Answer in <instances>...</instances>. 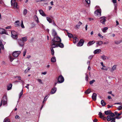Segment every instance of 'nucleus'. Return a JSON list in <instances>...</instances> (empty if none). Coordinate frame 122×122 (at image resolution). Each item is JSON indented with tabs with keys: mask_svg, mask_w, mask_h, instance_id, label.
<instances>
[{
	"mask_svg": "<svg viewBox=\"0 0 122 122\" xmlns=\"http://www.w3.org/2000/svg\"><path fill=\"white\" fill-rule=\"evenodd\" d=\"M111 113L109 115L107 116V117L105 116V115L104 114H102L100 112H99L98 115L100 118H102L104 120H105L107 119L108 121H111L110 122H116V118L114 117L115 116L114 114L111 112Z\"/></svg>",
	"mask_w": 122,
	"mask_h": 122,
	"instance_id": "obj_1",
	"label": "nucleus"
},
{
	"mask_svg": "<svg viewBox=\"0 0 122 122\" xmlns=\"http://www.w3.org/2000/svg\"><path fill=\"white\" fill-rule=\"evenodd\" d=\"M61 40L60 37L58 36L55 37L52 40L51 42V46L53 48V47L55 46L56 44L61 42Z\"/></svg>",
	"mask_w": 122,
	"mask_h": 122,
	"instance_id": "obj_2",
	"label": "nucleus"
},
{
	"mask_svg": "<svg viewBox=\"0 0 122 122\" xmlns=\"http://www.w3.org/2000/svg\"><path fill=\"white\" fill-rule=\"evenodd\" d=\"M7 99L6 96L4 95L2 99L0 104V107L2 106L3 103V106L7 105Z\"/></svg>",
	"mask_w": 122,
	"mask_h": 122,
	"instance_id": "obj_3",
	"label": "nucleus"
},
{
	"mask_svg": "<svg viewBox=\"0 0 122 122\" xmlns=\"http://www.w3.org/2000/svg\"><path fill=\"white\" fill-rule=\"evenodd\" d=\"M64 81V77L62 75H60L59 76L58 79V83H62Z\"/></svg>",
	"mask_w": 122,
	"mask_h": 122,
	"instance_id": "obj_4",
	"label": "nucleus"
},
{
	"mask_svg": "<svg viewBox=\"0 0 122 122\" xmlns=\"http://www.w3.org/2000/svg\"><path fill=\"white\" fill-rule=\"evenodd\" d=\"M21 52L20 51H15L13 53L12 55L15 57H17L20 53Z\"/></svg>",
	"mask_w": 122,
	"mask_h": 122,
	"instance_id": "obj_5",
	"label": "nucleus"
},
{
	"mask_svg": "<svg viewBox=\"0 0 122 122\" xmlns=\"http://www.w3.org/2000/svg\"><path fill=\"white\" fill-rule=\"evenodd\" d=\"M11 5L13 6L14 8H17V4L15 2V0H11Z\"/></svg>",
	"mask_w": 122,
	"mask_h": 122,
	"instance_id": "obj_6",
	"label": "nucleus"
},
{
	"mask_svg": "<svg viewBox=\"0 0 122 122\" xmlns=\"http://www.w3.org/2000/svg\"><path fill=\"white\" fill-rule=\"evenodd\" d=\"M55 46L53 47V48H55L58 47H59L61 48H62L64 47V44L62 43L61 42H60L58 44L57 43L56 44V45H55Z\"/></svg>",
	"mask_w": 122,
	"mask_h": 122,
	"instance_id": "obj_7",
	"label": "nucleus"
},
{
	"mask_svg": "<svg viewBox=\"0 0 122 122\" xmlns=\"http://www.w3.org/2000/svg\"><path fill=\"white\" fill-rule=\"evenodd\" d=\"M101 9H97L95 12L96 15L100 16L101 15Z\"/></svg>",
	"mask_w": 122,
	"mask_h": 122,
	"instance_id": "obj_8",
	"label": "nucleus"
},
{
	"mask_svg": "<svg viewBox=\"0 0 122 122\" xmlns=\"http://www.w3.org/2000/svg\"><path fill=\"white\" fill-rule=\"evenodd\" d=\"M0 33L1 34H5L7 35H8L7 32L3 28L0 29Z\"/></svg>",
	"mask_w": 122,
	"mask_h": 122,
	"instance_id": "obj_9",
	"label": "nucleus"
},
{
	"mask_svg": "<svg viewBox=\"0 0 122 122\" xmlns=\"http://www.w3.org/2000/svg\"><path fill=\"white\" fill-rule=\"evenodd\" d=\"M101 20H100V22L102 23L105 24L106 21V17L104 16L101 17L100 18Z\"/></svg>",
	"mask_w": 122,
	"mask_h": 122,
	"instance_id": "obj_10",
	"label": "nucleus"
},
{
	"mask_svg": "<svg viewBox=\"0 0 122 122\" xmlns=\"http://www.w3.org/2000/svg\"><path fill=\"white\" fill-rule=\"evenodd\" d=\"M84 41L82 40H81L78 43L77 45V46H82L84 43Z\"/></svg>",
	"mask_w": 122,
	"mask_h": 122,
	"instance_id": "obj_11",
	"label": "nucleus"
},
{
	"mask_svg": "<svg viewBox=\"0 0 122 122\" xmlns=\"http://www.w3.org/2000/svg\"><path fill=\"white\" fill-rule=\"evenodd\" d=\"M18 42L19 45L20 46H23L24 44V42L23 41H22L21 39L18 40Z\"/></svg>",
	"mask_w": 122,
	"mask_h": 122,
	"instance_id": "obj_12",
	"label": "nucleus"
},
{
	"mask_svg": "<svg viewBox=\"0 0 122 122\" xmlns=\"http://www.w3.org/2000/svg\"><path fill=\"white\" fill-rule=\"evenodd\" d=\"M56 88L55 87H54L51 90V94H52L55 93L56 92Z\"/></svg>",
	"mask_w": 122,
	"mask_h": 122,
	"instance_id": "obj_13",
	"label": "nucleus"
},
{
	"mask_svg": "<svg viewBox=\"0 0 122 122\" xmlns=\"http://www.w3.org/2000/svg\"><path fill=\"white\" fill-rule=\"evenodd\" d=\"M97 94L95 93H93L92 96V100L95 101L96 100Z\"/></svg>",
	"mask_w": 122,
	"mask_h": 122,
	"instance_id": "obj_14",
	"label": "nucleus"
},
{
	"mask_svg": "<svg viewBox=\"0 0 122 122\" xmlns=\"http://www.w3.org/2000/svg\"><path fill=\"white\" fill-rule=\"evenodd\" d=\"M14 32H11V37L13 38L17 39L18 37L17 34L14 35Z\"/></svg>",
	"mask_w": 122,
	"mask_h": 122,
	"instance_id": "obj_15",
	"label": "nucleus"
},
{
	"mask_svg": "<svg viewBox=\"0 0 122 122\" xmlns=\"http://www.w3.org/2000/svg\"><path fill=\"white\" fill-rule=\"evenodd\" d=\"M39 11L40 12V14L42 16H46V15L45 13L43 11L41 10H39Z\"/></svg>",
	"mask_w": 122,
	"mask_h": 122,
	"instance_id": "obj_16",
	"label": "nucleus"
},
{
	"mask_svg": "<svg viewBox=\"0 0 122 122\" xmlns=\"http://www.w3.org/2000/svg\"><path fill=\"white\" fill-rule=\"evenodd\" d=\"M95 42V41L94 40L89 41L87 44V46H90L94 44Z\"/></svg>",
	"mask_w": 122,
	"mask_h": 122,
	"instance_id": "obj_17",
	"label": "nucleus"
},
{
	"mask_svg": "<svg viewBox=\"0 0 122 122\" xmlns=\"http://www.w3.org/2000/svg\"><path fill=\"white\" fill-rule=\"evenodd\" d=\"M101 51V50L100 49H97L95 50L94 51V54H98L100 53Z\"/></svg>",
	"mask_w": 122,
	"mask_h": 122,
	"instance_id": "obj_18",
	"label": "nucleus"
},
{
	"mask_svg": "<svg viewBox=\"0 0 122 122\" xmlns=\"http://www.w3.org/2000/svg\"><path fill=\"white\" fill-rule=\"evenodd\" d=\"M20 21L19 20H17L16 21L15 23V26H20V24L19 23H19Z\"/></svg>",
	"mask_w": 122,
	"mask_h": 122,
	"instance_id": "obj_19",
	"label": "nucleus"
},
{
	"mask_svg": "<svg viewBox=\"0 0 122 122\" xmlns=\"http://www.w3.org/2000/svg\"><path fill=\"white\" fill-rule=\"evenodd\" d=\"M103 44V42L102 41H97L96 44L97 45V46H98V45L99 46Z\"/></svg>",
	"mask_w": 122,
	"mask_h": 122,
	"instance_id": "obj_20",
	"label": "nucleus"
},
{
	"mask_svg": "<svg viewBox=\"0 0 122 122\" xmlns=\"http://www.w3.org/2000/svg\"><path fill=\"white\" fill-rule=\"evenodd\" d=\"M0 52L1 50V48L3 50L4 49V45H3L2 42L0 40Z\"/></svg>",
	"mask_w": 122,
	"mask_h": 122,
	"instance_id": "obj_21",
	"label": "nucleus"
},
{
	"mask_svg": "<svg viewBox=\"0 0 122 122\" xmlns=\"http://www.w3.org/2000/svg\"><path fill=\"white\" fill-rule=\"evenodd\" d=\"M51 62H55L56 61V58L55 56L52 57L51 59Z\"/></svg>",
	"mask_w": 122,
	"mask_h": 122,
	"instance_id": "obj_22",
	"label": "nucleus"
},
{
	"mask_svg": "<svg viewBox=\"0 0 122 122\" xmlns=\"http://www.w3.org/2000/svg\"><path fill=\"white\" fill-rule=\"evenodd\" d=\"M111 111L110 110H107V111H104V113L106 115H109L111 113Z\"/></svg>",
	"mask_w": 122,
	"mask_h": 122,
	"instance_id": "obj_23",
	"label": "nucleus"
},
{
	"mask_svg": "<svg viewBox=\"0 0 122 122\" xmlns=\"http://www.w3.org/2000/svg\"><path fill=\"white\" fill-rule=\"evenodd\" d=\"M52 35L54 37L57 35L56 32L54 29L52 30Z\"/></svg>",
	"mask_w": 122,
	"mask_h": 122,
	"instance_id": "obj_24",
	"label": "nucleus"
},
{
	"mask_svg": "<svg viewBox=\"0 0 122 122\" xmlns=\"http://www.w3.org/2000/svg\"><path fill=\"white\" fill-rule=\"evenodd\" d=\"M12 86V84H10L7 86V90H8L11 89Z\"/></svg>",
	"mask_w": 122,
	"mask_h": 122,
	"instance_id": "obj_25",
	"label": "nucleus"
},
{
	"mask_svg": "<svg viewBox=\"0 0 122 122\" xmlns=\"http://www.w3.org/2000/svg\"><path fill=\"white\" fill-rule=\"evenodd\" d=\"M73 43H75L76 42H78V38L76 37H75L73 38Z\"/></svg>",
	"mask_w": 122,
	"mask_h": 122,
	"instance_id": "obj_26",
	"label": "nucleus"
},
{
	"mask_svg": "<svg viewBox=\"0 0 122 122\" xmlns=\"http://www.w3.org/2000/svg\"><path fill=\"white\" fill-rule=\"evenodd\" d=\"M102 58L103 60H105L108 59V57L104 55H103L101 57Z\"/></svg>",
	"mask_w": 122,
	"mask_h": 122,
	"instance_id": "obj_27",
	"label": "nucleus"
},
{
	"mask_svg": "<svg viewBox=\"0 0 122 122\" xmlns=\"http://www.w3.org/2000/svg\"><path fill=\"white\" fill-rule=\"evenodd\" d=\"M27 11H28L27 9H24L23 11V15H26L27 13Z\"/></svg>",
	"mask_w": 122,
	"mask_h": 122,
	"instance_id": "obj_28",
	"label": "nucleus"
},
{
	"mask_svg": "<svg viewBox=\"0 0 122 122\" xmlns=\"http://www.w3.org/2000/svg\"><path fill=\"white\" fill-rule=\"evenodd\" d=\"M47 21L50 23H51L52 22V20L50 17H47L46 18Z\"/></svg>",
	"mask_w": 122,
	"mask_h": 122,
	"instance_id": "obj_29",
	"label": "nucleus"
},
{
	"mask_svg": "<svg viewBox=\"0 0 122 122\" xmlns=\"http://www.w3.org/2000/svg\"><path fill=\"white\" fill-rule=\"evenodd\" d=\"M101 104L103 106H104L106 105V103L104 102V100H103L101 101Z\"/></svg>",
	"mask_w": 122,
	"mask_h": 122,
	"instance_id": "obj_30",
	"label": "nucleus"
},
{
	"mask_svg": "<svg viewBox=\"0 0 122 122\" xmlns=\"http://www.w3.org/2000/svg\"><path fill=\"white\" fill-rule=\"evenodd\" d=\"M22 40L23 41V42H25L27 40V38L26 37H25L22 38Z\"/></svg>",
	"mask_w": 122,
	"mask_h": 122,
	"instance_id": "obj_31",
	"label": "nucleus"
},
{
	"mask_svg": "<svg viewBox=\"0 0 122 122\" xmlns=\"http://www.w3.org/2000/svg\"><path fill=\"white\" fill-rule=\"evenodd\" d=\"M91 92V90L89 89H88L86 92H85V93L87 94H89Z\"/></svg>",
	"mask_w": 122,
	"mask_h": 122,
	"instance_id": "obj_32",
	"label": "nucleus"
},
{
	"mask_svg": "<svg viewBox=\"0 0 122 122\" xmlns=\"http://www.w3.org/2000/svg\"><path fill=\"white\" fill-rule=\"evenodd\" d=\"M67 34L68 37L70 38H71L73 37V35L71 33L67 32Z\"/></svg>",
	"mask_w": 122,
	"mask_h": 122,
	"instance_id": "obj_33",
	"label": "nucleus"
},
{
	"mask_svg": "<svg viewBox=\"0 0 122 122\" xmlns=\"http://www.w3.org/2000/svg\"><path fill=\"white\" fill-rule=\"evenodd\" d=\"M108 28L107 27H105L103 28L102 31L104 33H105L106 32V31L108 30Z\"/></svg>",
	"mask_w": 122,
	"mask_h": 122,
	"instance_id": "obj_34",
	"label": "nucleus"
},
{
	"mask_svg": "<svg viewBox=\"0 0 122 122\" xmlns=\"http://www.w3.org/2000/svg\"><path fill=\"white\" fill-rule=\"evenodd\" d=\"M121 42V41H114L115 43L117 45L119 44Z\"/></svg>",
	"mask_w": 122,
	"mask_h": 122,
	"instance_id": "obj_35",
	"label": "nucleus"
},
{
	"mask_svg": "<svg viewBox=\"0 0 122 122\" xmlns=\"http://www.w3.org/2000/svg\"><path fill=\"white\" fill-rule=\"evenodd\" d=\"M30 68H31L29 67H28L25 70V73H27L28 72L30 71Z\"/></svg>",
	"mask_w": 122,
	"mask_h": 122,
	"instance_id": "obj_36",
	"label": "nucleus"
},
{
	"mask_svg": "<svg viewBox=\"0 0 122 122\" xmlns=\"http://www.w3.org/2000/svg\"><path fill=\"white\" fill-rule=\"evenodd\" d=\"M23 90L22 89L21 92L19 94V99H20L21 98V97L22 96L23 94Z\"/></svg>",
	"mask_w": 122,
	"mask_h": 122,
	"instance_id": "obj_37",
	"label": "nucleus"
},
{
	"mask_svg": "<svg viewBox=\"0 0 122 122\" xmlns=\"http://www.w3.org/2000/svg\"><path fill=\"white\" fill-rule=\"evenodd\" d=\"M53 48L52 47V48H51V54L53 55H54V50L53 49Z\"/></svg>",
	"mask_w": 122,
	"mask_h": 122,
	"instance_id": "obj_38",
	"label": "nucleus"
},
{
	"mask_svg": "<svg viewBox=\"0 0 122 122\" xmlns=\"http://www.w3.org/2000/svg\"><path fill=\"white\" fill-rule=\"evenodd\" d=\"M37 80L39 82L40 84H43L42 81L41 79H38Z\"/></svg>",
	"mask_w": 122,
	"mask_h": 122,
	"instance_id": "obj_39",
	"label": "nucleus"
},
{
	"mask_svg": "<svg viewBox=\"0 0 122 122\" xmlns=\"http://www.w3.org/2000/svg\"><path fill=\"white\" fill-rule=\"evenodd\" d=\"M21 27L23 28H25V27L23 24V22L22 20L21 22Z\"/></svg>",
	"mask_w": 122,
	"mask_h": 122,
	"instance_id": "obj_40",
	"label": "nucleus"
},
{
	"mask_svg": "<svg viewBox=\"0 0 122 122\" xmlns=\"http://www.w3.org/2000/svg\"><path fill=\"white\" fill-rule=\"evenodd\" d=\"M4 122H10V121L9 119H5Z\"/></svg>",
	"mask_w": 122,
	"mask_h": 122,
	"instance_id": "obj_41",
	"label": "nucleus"
},
{
	"mask_svg": "<svg viewBox=\"0 0 122 122\" xmlns=\"http://www.w3.org/2000/svg\"><path fill=\"white\" fill-rule=\"evenodd\" d=\"M88 78H88V75H87L86 74L85 79V80L87 81H88Z\"/></svg>",
	"mask_w": 122,
	"mask_h": 122,
	"instance_id": "obj_42",
	"label": "nucleus"
},
{
	"mask_svg": "<svg viewBox=\"0 0 122 122\" xmlns=\"http://www.w3.org/2000/svg\"><path fill=\"white\" fill-rule=\"evenodd\" d=\"M35 19L37 23H38L39 22V21L38 17L37 16H36V17L35 18Z\"/></svg>",
	"mask_w": 122,
	"mask_h": 122,
	"instance_id": "obj_43",
	"label": "nucleus"
},
{
	"mask_svg": "<svg viewBox=\"0 0 122 122\" xmlns=\"http://www.w3.org/2000/svg\"><path fill=\"white\" fill-rule=\"evenodd\" d=\"M47 97V96H46L44 98V101L42 103H43L44 102H45L46 101L47 98L48 97Z\"/></svg>",
	"mask_w": 122,
	"mask_h": 122,
	"instance_id": "obj_44",
	"label": "nucleus"
},
{
	"mask_svg": "<svg viewBox=\"0 0 122 122\" xmlns=\"http://www.w3.org/2000/svg\"><path fill=\"white\" fill-rule=\"evenodd\" d=\"M10 59L11 62H12L13 60L14 59V58L12 57L11 56H10Z\"/></svg>",
	"mask_w": 122,
	"mask_h": 122,
	"instance_id": "obj_45",
	"label": "nucleus"
},
{
	"mask_svg": "<svg viewBox=\"0 0 122 122\" xmlns=\"http://www.w3.org/2000/svg\"><path fill=\"white\" fill-rule=\"evenodd\" d=\"M95 80H93L89 82V83L90 85L92 84L94 82H95Z\"/></svg>",
	"mask_w": 122,
	"mask_h": 122,
	"instance_id": "obj_46",
	"label": "nucleus"
},
{
	"mask_svg": "<svg viewBox=\"0 0 122 122\" xmlns=\"http://www.w3.org/2000/svg\"><path fill=\"white\" fill-rule=\"evenodd\" d=\"M86 3L88 4H90V0H85Z\"/></svg>",
	"mask_w": 122,
	"mask_h": 122,
	"instance_id": "obj_47",
	"label": "nucleus"
},
{
	"mask_svg": "<svg viewBox=\"0 0 122 122\" xmlns=\"http://www.w3.org/2000/svg\"><path fill=\"white\" fill-rule=\"evenodd\" d=\"M116 66V65H114L113 66L112 68V71H114L115 70Z\"/></svg>",
	"mask_w": 122,
	"mask_h": 122,
	"instance_id": "obj_48",
	"label": "nucleus"
},
{
	"mask_svg": "<svg viewBox=\"0 0 122 122\" xmlns=\"http://www.w3.org/2000/svg\"><path fill=\"white\" fill-rule=\"evenodd\" d=\"M26 50H25L23 52V56H25V55L26 54Z\"/></svg>",
	"mask_w": 122,
	"mask_h": 122,
	"instance_id": "obj_49",
	"label": "nucleus"
},
{
	"mask_svg": "<svg viewBox=\"0 0 122 122\" xmlns=\"http://www.w3.org/2000/svg\"><path fill=\"white\" fill-rule=\"evenodd\" d=\"M122 109V105H121L118 107V110H120Z\"/></svg>",
	"mask_w": 122,
	"mask_h": 122,
	"instance_id": "obj_50",
	"label": "nucleus"
},
{
	"mask_svg": "<svg viewBox=\"0 0 122 122\" xmlns=\"http://www.w3.org/2000/svg\"><path fill=\"white\" fill-rule=\"evenodd\" d=\"M108 67L106 68H104L103 67H102L101 68V69L103 70L107 71L108 70Z\"/></svg>",
	"mask_w": 122,
	"mask_h": 122,
	"instance_id": "obj_51",
	"label": "nucleus"
},
{
	"mask_svg": "<svg viewBox=\"0 0 122 122\" xmlns=\"http://www.w3.org/2000/svg\"><path fill=\"white\" fill-rule=\"evenodd\" d=\"M11 28V26H7L5 27V28L6 29H10Z\"/></svg>",
	"mask_w": 122,
	"mask_h": 122,
	"instance_id": "obj_52",
	"label": "nucleus"
},
{
	"mask_svg": "<svg viewBox=\"0 0 122 122\" xmlns=\"http://www.w3.org/2000/svg\"><path fill=\"white\" fill-rule=\"evenodd\" d=\"M82 23L80 21H79L78 22L77 25H78V27H79L80 26V25H82Z\"/></svg>",
	"mask_w": 122,
	"mask_h": 122,
	"instance_id": "obj_53",
	"label": "nucleus"
},
{
	"mask_svg": "<svg viewBox=\"0 0 122 122\" xmlns=\"http://www.w3.org/2000/svg\"><path fill=\"white\" fill-rule=\"evenodd\" d=\"M98 36L101 38H103V36L102 35H101V34L100 33H99L98 34Z\"/></svg>",
	"mask_w": 122,
	"mask_h": 122,
	"instance_id": "obj_54",
	"label": "nucleus"
},
{
	"mask_svg": "<svg viewBox=\"0 0 122 122\" xmlns=\"http://www.w3.org/2000/svg\"><path fill=\"white\" fill-rule=\"evenodd\" d=\"M15 119H19L20 118V117L18 115H16L15 117Z\"/></svg>",
	"mask_w": 122,
	"mask_h": 122,
	"instance_id": "obj_55",
	"label": "nucleus"
},
{
	"mask_svg": "<svg viewBox=\"0 0 122 122\" xmlns=\"http://www.w3.org/2000/svg\"><path fill=\"white\" fill-rule=\"evenodd\" d=\"M47 73V72L45 71L44 72H42L41 73V74L42 75H45Z\"/></svg>",
	"mask_w": 122,
	"mask_h": 122,
	"instance_id": "obj_56",
	"label": "nucleus"
},
{
	"mask_svg": "<svg viewBox=\"0 0 122 122\" xmlns=\"http://www.w3.org/2000/svg\"><path fill=\"white\" fill-rule=\"evenodd\" d=\"M92 57H93V56H89L88 58L89 59H92Z\"/></svg>",
	"mask_w": 122,
	"mask_h": 122,
	"instance_id": "obj_57",
	"label": "nucleus"
},
{
	"mask_svg": "<svg viewBox=\"0 0 122 122\" xmlns=\"http://www.w3.org/2000/svg\"><path fill=\"white\" fill-rule=\"evenodd\" d=\"M57 83H58V81L56 82H55V83L54 84V87H55V86H56L57 84Z\"/></svg>",
	"mask_w": 122,
	"mask_h": 122,
	"instance_id": "obj_58",
	"label": "nucleus"
},
{
	"mask_svg": "<svg viewBox=\"0 0 122 122\" xmlns=\"http://www.w3.org/2000/svg\"><path fill=\"white\" fill-rule=\"evenodd\" d=\"M101 65L103 67H105V66H104V65H103V62H101Z\"/></svg>",
	"mask_w": 122,
	"mask_h": 122,
	"instance_id": "obj_59",
	"label": "nucleus"
},
{
	"mask_svg": "<svg viewBox=\"0 0 122 122\" xmlns=\"http://www.w3.org/2000/svg\"><path fill=\"white\" fill-rule=\"evenodd\" d=\"M112 2L114 3H116V0H112Z\"/></svg>",
	"mask_w": 122,
	"mask_h": 122,
	"instance_id": "obj_60",
	"label": "nucleus"
},
{
	"mask_svg": "<svg viewBox=\"0 0 122 122\" xmlns=\"http://www.w3.org/2000/svg\"><path fill=\"white\" fill-rule=\"evenodd\" d=\"M93 121L94 122H97V119L95 118Z\"/></svg>",
	"mask_w": 122,
	"mask_h": 122,
	"instance_id": "obj_61",
	"label": "nucleus"
},
{
	"mask_svg": "<svg viewBox=\"0 0 122 122\" xmlns=\"http://www.w3.org/2000/svg\"><path fill=\"white\" fill-rule=\"evenodd\" d=\"M109 43V42H104L103 44H108Z\"/></svg>",
	"mask_w": 122,
	"mask_h": 122,
	"instance_id": "obj_62",
	"label": "nucleus"
},
{
	"mask_svg": "<svg viewBox=\"0 0 122 122\" xmlns=\"http://www.w3.org/2000/svg\"><path fill=\"white\" fill-rule=\"evenodd\" d=\"M88 26V25H86L85 26V29L86 30H87V27Z\"/></svg>",
	"mask_w": 122,
	"mask_h": 122,
	"instance_id": "obj_63",
	"label": "nucleus"
},
{
	"mask_svg": "<svg viewBox=\"0 0 122 122\" xmlns=\"http://www.w3.org/2000/svg\"><path fill=\"white\" fill-rule=\"evenodd\" d=\"M122 114V112H121L120 113H118L117 114V116H119L120 115H121V114Z\"/></svg>",
	"mask_w": 122,
	"mask_h": 122,
	"instance_id": "obj_64",
	"label": "nucleus"
}]
</instances>
